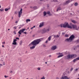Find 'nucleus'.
<instances>
[{
  "label": "nucleus",
  "mask_w": 79,
  "mask_h": 79,
  "mask_svg": "<svg viewBox=\"0 0 79 79\" xmlns=\"http://www.w3.org/2000/svg\"><path fill=\"white\" fill-rule=\"evenodd\" d=\"M43 40V39L40 38V39H38L35 40H34V41H32L31 44H29L30 46H32H32H29L30 48V50H33V49H34L35 48V46L39 44L40 42H41L42 40Z\"/></svg>",
  "instance_id": "obj_1"
},
{
  "label": "nucleus",
  "mask_w": 79,
  "mask_h": 79,
  "mask_svg": "<svg viewBox=\"0 0 79 79\" xmlns=\"http://www.w3.org/2000/svg\"><path fill=\"white\" fill-rule=\"evenodd\" d=\"M76 56H77L76 54H72L71 55L69 54L67 56H65L64 58L65 59H66V60H70L71 58H75Z\"/></svg>",
  "instance_id": "obj_2"
},
{
  "label": "nucleus",
  "mask_w": 79,
  "mask_h": 79,
  "mask_svg": "<svg viewBox=\"0 0 79 79\" xmlns=\"http://www.w3.org/2000/svg\"><path fill=\"white\" fill-rule=\"evenodd\" d=\"M70 25H72V27H73V29H75L76 30H77V31L78 30V28H77V26H76V25H73V24H72L71 23L70 24Z\"/></svg>",
  "instance_id": "obj_3"
},
{
  "label": "nucleus",
  "mask_w": 79,
  "mask_h": 79,
  "mask_svg": "<svg viewBox=\"0 0 79 79\" xmlns=\"http://www.w3.org/2000/svg\"><path fill=\"white\" fill-rule=\"evenodd\" d=\"M69 24L68 23H65L63 25V27L64 28H66V27H68Z\"/></svg>",
  "instance_id": "obj_4"
},
{
  "label": "nucleus",
  "mask_w": 79,
  "mask_h": 79,
  "mask_svg": "<svg viewBox=\"0 0 79 79\" xmlns=\"http://www.w3.org/2000/svg\"><path fill=\"white\" fill-rule=\"evenodd\" d=\"M75 38V36L74 35H72L70 37V41H72V40H74V39Z\"/></svg>",
  "instance_id": "obj_5"
},
{
  "label": "nucleus",
  "mask_w": 79,
  "mask_h": 79,
  "mask_svg": "<svg viewBox=\"0 0 79 79\" xmlns=\"http://www.w3.org/2000/svg\"><path fill=\"white\" fill-rule=\"evenodd\" d=\"M61 53H60V52H59L56 53V55H60L57 56V58H60V57H62V56H63L64 55L63 54L61 55Z\"/></svg>",
  "instance_id": "obj_6"
},
{
  "label": "nucleus",
  "mask_w": 79,
  "mask_h": 79,
  "mask_svg": "<svg viewBox=\"0 0 79 79\" xmlns=\"http://www.w3.org/2000/svg\"><path fill=\"white\" fill-rule=\"evenodd\" d=\"M22 11H23V9H21V10H20V11L19 12V17L20 18L22 15Z\"/></svg>",
  "instance_id": "obj_7"
},
{
  "label": "nucleus",
  "mask_w": 79,
  "mask_h": 79,
  "mask_svg": "<svg viewBox=\"0 0 79 79\" xmlns=\"http://www.w3.org/2000/svg\"><path fill=\"white\" fill-rule=\"evenodd\" d=\"M24 31H25V29H22L19 31L18 33L20 35H21V33H23V32H24Z\"/></svg>",
  "instance_id": "obj_8"
},
{
  "label": "nucleus",
  "mask_w": 79,
  "mask_h": 79,
  "mask_svg": "<svg viewBox=\"0 0 79 79\" xmlns=\"http://www.w3.org/2000/svg\"><path fill=\"white\" fill-rule=\"evenodd\" d=\"M72 2V0L71 1L70 0H68L65 3H64V5H68V3H69L70 2Z\"/></svg>",
  "instance_id": "obj_9"
},
{
  "label": "nucleus",
  "mask_w": 79,
  "mask_h": 79,
  "mask_svg": "<svg viewBox=\"0 0 79 79\" xmlns=\"http://www.w3.org/2000/svg\"><path fill=\"white\" fill-rule=\"evenodd\" d=\"M56 46H53L52 47V50H55V49H56Z\"/></svg>",
  "instance_id": "obj_10"
},
{
  "label": "nucleus",
  "mask_w": 79,
  "mask_h": 79,
  "mask_svg": "<svg viewBox=\"0 0 79 79\" xmlns=\"http://www.w3.org/2000/svg\"><path fill=\"white\" fill-rule=\"evenodd\" d=\"M16 39H14V40L13 41V42L12 43L13 45H16L17 43H16Z\"/></svg>",
  "instance_id": "obj_11"
},
{
  "label": "nucleus",
  "mask_w": 79,
  "mask_h": 79,
  "mask_svg": "<svg viewBox=\"0 0 79 79\" xmlns=\"http://www.w3.org/2000/svg\"><path fill=\"white\" fill-rule=\"evenodd\" d=\"M44 22H42V23H41L39 25V27H41L44 26Z\"/></svg>",
  "instance_id": "obj_12"
},
{
  "label": "nucleus",
  "mask_w": 79,
  "mask_h": 79,
  "mask_svg": "<svg viewBox=\"0 0 79 79\" xmlns=\"http://www.w3.org/2000/svg\"><path fill=\"white\" fill-rule=\"evenodd\" d=\"M47 29H44L42 31V33L43 34H44L45 33H46V32H47Z\"/></svg>",
  "instance_id": "obj_13"
},
{
  "label": "nucleus",
  "mask_w": 79,
  "mask_h": 79,
  "mask_svg": "<svg viewBox=\"0 0 79 79\" xmlns=\"http://www.w3.org/2000/svg\"><path fill=\"white\" fill-rule=\"evenodd\" d=\"M62 10V9H61V7L60 6H59L57 7V9L56 10V11H58V10Z\"/></svg>",
  "instance_id": "obj_14"
},
{
  "label": "nucleus",
  "mask_w": 79,
  "mask_h": 79,
  "mask_svg": "<svg viewBox=\"0 0 79 79\" xmlns=\"http://www.w3.org/2000/svg\"><path fill=\"white\" fill-rule=\"evenodd\" d=\"M30 21H31V19H27L26 20V22L27 23L28 22H30Z\"/></svg>",
  "instance_id": "obj_15"
},
{
  "label": "nucleus",
  "mask_w": 79,
  "mask_h": 79,
  "mask_svg": "<svg viewBox=\"0 0 79 79\" xmlns=\"http://www.w3.org/2000/svg\"><path fill=\"white\" fill-rule=\"evenodd\" d=\"M33 9H34V10H37V9H38V8L37 7V6H35L33 7Z\"/></svg>",
  "instance_id": "obj_16"
},
{
  "label": "nucleus",
  "mask_w": 79,
  "mask_h": 79,
  "mask_svg": "<svg viewBox=\"0 0 79 79\" xmlns=\"http://www.w3.org/2000/svg\"><path fill=\"white\" fill-rule=\"evenodd\" d=\"M43 14L44 16H46V15H47V12H46V11H44L43 12Z\"/></svg>",
  "instance_id": "obj_17"
},
{
  "label": "nucleus",
  "mask_w": 79,
  "mask_h": 79,
  "mask_svg": "<svg viewBox=\"0 0 79 79\" xmlns=\"http://www.w3.org/2000/svg\"><path fill=\"white\" fill-rule=\"evenodd\" d=\"M67 27L69 29H72V27H71V26H69V24L68 25Z\"/></svg>",
  "instance_id": "obj_18"
},
{
  "label": "nucleus",
  "mask_w": 79,
  "mask_h": 79,
  "mask_svg": "<svg viewBox=\"0 0 79 79\" xmlns=\"http://www.w3.org/2000/svg\"><path fill=\"white\" fill-rule=\"evenodd\" d=\"M10 8H8V9H5V11H8V10H10Z\"/></svg>",
  "instance_id": "obj_19"
},
{
  "label": "nucleus",
  "mask_w": 79,
  "mask_h": 79,
  "mask_svg": "<svg viewBox=\"0 0 79 79\" xmlns=\"http://www.w3.org/2000/svg\"><path fill=\"white\" fill-rule=\"evenodd\" d=\"M65 40H67L68 42H69L70 40V39L69 38V39H66Z\"/></svg>",
  "instance_id": "obj_20"
},
{
  "label": "nucleus",
  "mask_w": 79,
  "mask_h": 79,
  "mask_svg": "<svg viewBox=\"0 0 79 79\" xmlns=\"http://www.w3.org/2000/svg\"><path fill=\"white\" fill-rule=\"evenodd\" d=\"M77 61V59H75L73 60V63H75V62H76V61Z\"/></svg>",
  "instance_id": "obj_21"
},
{
  "label": "nucleus",
  "mask_w": 79,
  "mask_h": 79,
  "mask_svg": "<svg viewBox=\"0 0 79 79\" xmlns=\"http://www.w3.org/2000/svg\"><path fill=\"white\" fill-rule=\"evenodd\" d=\"M72 22L73 23H77V22L75 21V20H72Z\"/></svg>",
  "instance_id": "obj_22"
},
{
  "label": "nucleus",
  "mask_w": 79,
  "mask_h": 79,
  "mask_svg": "<svg viewBox=\"0 0 79 79\" xmlns=\"http://www.w3.org/2000/svg\"><path fill=\"white\" fill-rule=\"evenodd\" d=\"M22 43H23V41L21 40V41H20V45H22Z\"/></svg>",
  "instance_id": "obj_23"
},
{
  "label": "nucleus",
  "mask_w": 79,
  "mask_h": 79,
  "mask_svg": "<svg viewBox=\"0 0 79 79\" xmlns=\"http://www.w3.org/2000/svg\"><path fill=\"white\" fill-rule=\"evenodd\" d=\"M65 37H69V35L68 34H66L65 35Z\"/></svg>",
  "instance_id": "obj_24"
},
{
  "label": "nucleus",
  "mask_w": 79,
  "mask_h": 79,
  "mask_svg": "<svg viewBox=\"0 0 79 79\" xmlns=\"http://www.w3.org/2000/svg\"><path fill=\"white\" fill-rule=\"evenodd\" d=\"M78 5V4L77 2H75L74 4L75 6H77Z\"/></svg>",
  "instance_id": "obj_25"
},
{
  "label": "nucleus",
  "mask_w": 79,
  "mask_h": 79,
  "mask_svg": "<svg viewBox=\"0 0 79 79\" xmlns=\"http://www.w3.org/2000/svg\"><path fill=\"white\" fill-rule=\"evenodd\" d=\"M47 15H50V11H48L46 12Z\"/></svg>",
  "instance_id": "obj_26"
},
{
  "label": "nucleus",
  "mask_w": 79,
  "mask_h": 79,
  "mask_svg": "<svg viewBox=\"0 0 79 79\" xmlns=\"http://www.w3.org/2000/svg\"><path fill=\"white\" fill-rule=\"evenodd\" d=\"M42 45L44 47H46V45H45L44 44H42Z\"/></svg>",
  "instance_id": "obj_27"
},
{
  "label": "nucleus",
  "mask_w": 79,
  "mask_h": 79,
  "mask_svg": "<svg viewBox=\"0 0 79 79\" xmlns=\"http://www.w3.org/2000/svg\"><path fill=\"white\" fill-rule=\"evenodd\" d=\"M60 26L61 27H63V24H61Z\"/></svg>",
  "instance_id": "obj_28"
},
{
  "label": "nucleus",
  "mask_w": 79,
  "mask_h": 79,
  "mask_svg": "<svg viewBox=\"0 0 79 79\" xmlns=\"http://www.w3.org/2000/svg\"><path fill=\"white\" fill-rule=\"evenodd\" d=\"M54 2H58V0H53Z\"/></svg>",
  "instance_id": "obj_29"
},
{
  "label": "nucleus",
  "mask_w": 79,
  "mask_h": 79,
  "mask_svg": "<svg viewBox=\"0 0 79 79\" xmlns=\"http://www.w3.org/2000/svg\"><path fill=\"white\" fill-rule=\"evenodd\" d=\"M45 77L44 76H43V77H41L40 79H45Z\"/></svg>",
  "instance_id": "obj_30"
},
{
  "label": "nucleus",
  "mask_w": 79,
  "mask_h": 79,
  "mask_svg": "<svg viewBox=\"0 0 79 79\" xmlns=\"http://www.w3.org/2000/svg\"><path fill=\"white\" fill-rule=\"evenodd\" d=\"M38 70H39V71H40V67H38L37 68Z\"/></svg>",
  "instance_id": "obj_31"
},
{
  "label": "nucleus",
  "mask_w": 79,
  "mask_h": 79,
  "mask_svg": "<svg viewBox=\"0 0 79 79\" xmlns=\"http://www.w3.org/2000/svg\"><path fill=\"white\" fill-rule=\"evenodd\" d=\"M78 69H75V72H77V71H78Z\"/></svg>",
  "instance_id": "obj_32"
},
{
  "label": "nucleus",
  "mask_w": 79,
  "mask_h": 79,
  "mask_svg": "<svg viewBox=\"0 0 79 79\" xmlns=\"http://www.w3.org/2000/svg\"><path fill=\"white\" fill-rule=\"evenodd\" d=\"M77 61V60H79V57H77L76 58Z\"/></svg>",
  "instance_id": "obj_33"
},
{
  "label": "nucleus",
  "mask_w": 79,
  "mask_h": 79,
  "mask_svg": "<svg viewBox=\"0 0 79 79\" xmlns=\"http://www.w3.org/2000/svg\"><path fill=\"white\" fill-rule=\"evenodd\" d=\"M73 69V68H72L70 70V71H72Z\"/></svg>",
  "instance_id": "obj_34"
},
{
  "label": "nucleus",
  "mask_w": 79,
  "mask_h": 79,
  "mask_svg": "<svg viewBox=\"0 0 79 79\" xmlns=\"http://www.w3.org/2000/svg\"><path fill=\"white\" fill-rule=\"evenodd\" d=\"M60 37V36L59 35H57L56 36V37H58V38H59V37Z\"/></svg>",
  "instance_id": "obj_35"
},
{
  "label": "nucleus",
  "mask_w": 79,
  "mask_h": 79,
  "mask_svg": "<svg viewBox=\"0 0 79 79\" xmlns=\"http://www.w3.org/2000/svg\"><path fill=\"white\" fill-rule=\"evenodd\" d=\"M45 44H47L48 43V40H47L45 42Z\"/></svg>",
  "instance_id": "obj_36"
},
{
  "label": "nucleus",
  "mask_w": 79,
  "mask_h": 79,
  "mask_svg": "<svg viewBox=\"0 0 79 79\" xmlns=\"http://www.w3.org/2000/svg\"><path fill=\"white\" fill-rule=\"evenodd\" d=\"M14 34H16V31H14Z\"/></svg>",
  "instance_id": "obj_37"
},
{
  "label": "nucleus",
  "mask_w": 79,
  "mask_h": 79,
  "mask_svg": "<svg viewBox=\"0 0 79 79\" xmlns=\"http://www.w3.org/2000/svg\"><path fill=\"white\" fill-rule=\"evenodd\" d=\"M3 66V65H2V64H0V68L1 67V66Z\"/></svg>",
  "instance_id": "obj_38"
},
{
  "label": "nucleus",
  "mask_w": 79,
  "mask_h": 79,
  "mask_svg": "<svg viewBox=\"0 0 79 79\" xmlns=\"http://www.w3.org/2000/svg\"><path fill=\"white\" fill-rule=\"evenodd\" d=\"M23 34H27V33L26 32V31L23 32Z\"/></svg>",
  "instance_id": "obj_39"
},
{
  "label": "nucleus",
  "mask_w": 79,
  "mask_h": 79,
  "mask_svg": "<svg viewBox=\"0 0 79 79\" xmlns=\"http://www.w3.org/2000/svg\"><path fill=\"white\" fill-rule=\"evenodd\" d=\"M18 23V22L17 21H16L15 22V23Z\"/></svg>",
  "instance_id": "obj_40"
},
{
  "label": "nucleus",
  "mask_w": 79,
  "mask_h": 79,
  "mask_svg": "<svg viewBox=\"0 0 79 79\" xmlns=\"http://www.w3.org/2000/svg\"><path fill=\"white\" fill-rule=\"evenodd\" d=\"M48 40L49 41H50V37H49L48 38Z\"/></svg>",
  "instance_id": "obj_41"
},
{
  "label": "nucleus",
  "mask_w": 79,
  "mask_h": 79,
  "mask_svg": "<svg viewBox=\"0 0 79 79\" xmlns=\"http://www.w3.org/2000/svg\"><path fill=\"white\" fill-rule=\"evenodd\" d=\"M16 39H17L18 40H19V38H18V37H16Z\"/></svg>",
  "instance_id": "obj_42"
},
{
  "label": "nucleus",
  "mask_w": 79,
  "mask_h": 79,
  "mask_svg": "<svg viewBox=\"0 0 79 79\" xmlns=\"http://www.w3.org/2000/svg\"><path fill=\"white\" fill-rule=\"evenodd\" d=\"M0 11H4V10L0 9Z\"/></svg>",
  "instance_id": "obj_43"
},
{
  "label": "nucleus",
  "mask_w": 79,
  "mask_h": 79,
  "mask_svg": "<svg viewBox=\"0 0 79 79\" xmlns=\"http://www.w3.org/2000/svg\"><path fill=\"white\" fill-rule=\"evenodd\" d=\"M47 30V31H50V29L48 28Z\"/></svg>",
  "instance_id": "obj_44"
},
{
  "label": "nucleus",
  "mask_w": 79,
  "mask_h": 79,
  "mask_svg": "<svg viewBox=\"0 0 79 79\" xmlns=\"http://www.w3.org/2000/svg\"><path fill=\"white\" fill-rule=\"evenodd\" d=\"M64 34H65V33H62V34L63 35H64Z\"/></svg>",
  "instance_id": "obj_45"
},
{
  "label": "nucleus",
  "mask_w": 79,
  "mask_h": 79,
  "mask_svg": "<svg viewBox=\"0 0 79 79\" xmlns=\"http://www.w3.org/2000/svg\"><path fill=\"white\" fill-rule=\"evenodd\" d=\"M14 29H16V27H14Z\"/></svg>",
  "instance_id": "obj_46"
},
{
  "label": "nucleus",
  "mask_w": 79,
  "mask_h": 79,
  "mask_svg": "<svg viewBox=\"0 0 79 79\" xmlns=\"http://www.w3.org/2000/svg\"><path fill=\"white\" fill-rule=\"evenodd\" d=\"M4 77L5 78H6L7 77V76L6 75L4 76Z\"/></svg>",
  "instance_id": "obj_47"
},
{
  "label": "nucleus",
  "mask_w": 79,
  "mask_h": 79,
  "mask_svg": "<svg viewBox=\"0 0 79 79\" xmlns=\"http://www.w3.org/2000/svg\"><path fill=\"white\" fill-rule=\"evenodd\" d=\"M77 42H79V40H77Z\"/></svg>",
  "instance_id": "obj_48"
},
{
  "label": "nucleus",
  "mask_w": 79,
  "mask_h": 79,
  "mask_svg": "<svg viewBox=\"0 0 79 79\" xmlns=\"http://www.w3.org/2000/svg\"><path fill=\"white\" fill-rule=\"evenodd\" d=\"M2 44H5V42H4L2 43Z\"/></svg>",
  "instance_id": "obj_49"
},
{
  "label": "nucleus",
  "mask_w": 79,
  "mask_h": 79,
  "mask_svg": "<svg viewBox=\"0 0 79 79\" xmlns=\"http://www.w3.org/2000/svg\"><path fill=\"white\" fill-rule=\"evenodd\" d=\"M54 15H55V16H58V15L55 14Z\"/></svg>",
  "instance_id": "obj_50"
},
{
  "label": "nucleus",
  "mask_w": 79,
  "mask_h": 79,
  "mask_svg": "<svg viewBox=\"0 0 79 79\" xmlns=\"http://www.w3.org/2000/svg\"><path fill=\"white\" fill-rule=\"evenodd\" d=\"M10 73H13V71H11Z\"/></svg>",
  "instance_id": "obj_51"
},
{
  "label": "nucleus",
  "mask_w": 79,
  "mask_h": 79,
  "mask_svg": "<svg viewBox=\"0 0 79 79\" xmlns=\"http://www.w3.org/2000/svg\"><path fill=\"white\" fill-rule=\"evenodd\" d=\"M51 40V36H50V40Z\"/></svg>",
  "instance_id": "obj_52"
},
{
  "label": "nucleus",
  "mask_w": 79,
  "mask_h": 79,
  "mask_svg": "<svg viewBox=\"0 0 79 79\" xmlns=\"http://www.w3.org/2000/svg\"><path fill=\"white\" fill-rule=\"evenodd\" d=\"M3 65H5V63L4 62H3Z\"/></svg>",
  "instance_id": "obj_53"
},
{
  "label": "nucleus",
  "mask_w": 79,
  "mask_h": 79,
  "mask_svg": "<svg viewBox=\"0 0 79 79\" xmlns=\"http://www.w3.org/2000/svg\"><path fill=\"white\" fill-rule=\"evenodd\" d=\"M34 28V27H31V29H32Z\"/></svg>",
  "instance_id": "obj_54"
},
{
  "label": "nucleus",
  "mask_w": 79,
  "mask_h": 79,
  "mask_svg": "<svg viewBox=\"0 0 79 79\" xmlns=\"http://www.w3.org/2000/svg\"><path fill=\"white\" fill-rule=\"evenodd\" d=\"M21 28V27H19V29H20V28Z\"/></svg>",
  "instance_id": "obj_55"
},
{
  "label": "nucleus",
  "mask_w": 79,
  "mask_h": 79,
  "mask_svg": "<svg viewBox=\"0 0 79 79\" xmlns=\"http://www.w3.org/2000/svg\"><path fill=\"white\" fill-rule=\"evenodd\" d=\"M56 79H59V78L57 77Z\"/></svg>",
  "instance_id": "obj_56"
},
{
  "label": "nucleus",
  "mask_w": 79,
  "mask_h": 79,
  "mask_svg": "<svg viewBox=\"0 0 79 79\" xmlns=\"http://www.w3.org/2000/svg\"><path fill=\"white\" fill-rule=\"evenodd\" d=\"M54 37H56V35H54Z\"/></svg>",
  "instance_id": "obj_57"
},
{
  "label": "nucleus",
  "mask_w": 79,
  "mask_h": 79,
  "mask_svg": "<svg viewBox=\"0 0 79 79\" xmlns=\"http://www.w3.org/2000/svg\"><path fill=\"white\" fill-rule=\"evenodd\" d=\"M27 53V51H26L25 53Z\"/></svg>",
  "instance_id": "obj_58"
},
{
  "label": "nucleus",
  "mask_w": 79,
  "mask_h": 79,
  "mask_svg": "<svg viewBox=\"0 0 79 79\" xmlns=\"http://www.w3.org/2000/svg\"><path fill=\"white\" fill-rule=\"evenodd\" d=\"M2 47H4V45H3L2 46Z\"/></svg>",
  "instance_id": "obj_59"
},
{
  "label": "nucleus",
  "mask_w": 79,
  "mask_h": 79,
  "mask_svg": "<svg viewBox=\"0 0 79 79\" xmlns=\"http://www.w3.org/2000/svg\"><path fill=\"white\" fill-rule=\"evenodd\" d=\"M45 64H47V62H45Z\"/></svg>",
  "instance_id": "obj_60"
},
{
  "label": "nucleus",
  "mask_w": 79,
  "mask_h": 79,
  "mask_svg": "<svg viewBox=\"0 0 79 79\" xmlns=\"http://www.w3.org/2000/svg\"><path fill=\"white\" fill-rule=\"evenodd\" d=\"M35 27V26H34L33 27L34 28V27Z\"/></svg>",
  "instance_id": "obj_61"
},
{
  "label": "nucleus",
  "mask_w": 79,
  "mask_h": 79,
  "mask_svg": "<svg viewBox=\"0 0 79 79\" xmlns=\"http://www.w3.org/2000/svg\"><path fill=\"white\" fill-rule=\"evenodd\" d=\"M77 29H79V27H78Z\"/></svg>",
  "instance_id": "obj_62"
},
{
  "label": "nucleus",
  "mask_w": 79,
  "mask_h": 79,
  "mask_svg": "<svg viewBox=\"0 0 79 79\" xmlns=\"http://www.w3.org/2000/svg\"><path fill=\"white\" fill-rule=\"evenodd\" d=\"M40 1H41V2H42V1L43 0H40Z\"/></svg>",
  "instance_id": "obj_63"
},
{
  "label": "nucleus",
  "mask_w": 79,
  "mask_h": 79,
  "mask_svg": "<svg viewBox=\"0 0 79 79\" xmlns=\"http://www.w3.org/2000/svg\"><path fill=\"white\" fill-rule=\"evenodd\" d=\"M19 37H20V35H19Z\"/></svg>",
  "instance_id": "obj_64"
}]
</instances>
